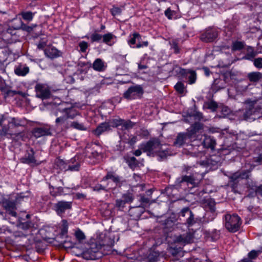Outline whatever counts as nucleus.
<instances>
[{"label":"nucleus","instance_id":"37","mask_svg":"<svg viewBox=\"0 0 262 262\" xmlns=\"http://www.w3.org/2000/svg\"><path fill=\"white\" fill-rule=\"evenodd\" d=\"M55 165L62 170H68V165L61 159H57L55 161Z\"/></svg>","mask_w":262,"mask_h":262},{"label":"nucleus","instance_id":"26","mask_svg":"<svg viewBox=\"0 0 262 262\" xmlns=\"http://www.w3.org/2000/svg\"><path fill=\"white\" fill-rule=\"evenodd\" d=\"M180 73L182 75L188 74V79L189 84H193L195 82L196 79V74L194 71L190 70L187 71V70L181 69Z\"/></svg>","mask_w":262,"mask_h":262},{"label":"nucleus","instance_id":"45","mask_svg":"<svg viewBox=\"0 0 262 262\" xmlns=\"http://www.w3.org/2000/svg\"><path fill=\"white\" fill-rule=\"evenodd\" d=\"M122 199L124 200L125 203H129L133 201L134 198L131 193H128L124 194L122 196Z\"/></svg>","mask_w":262,"mask_h":262},{"label":"nucleus","instance_id":"29","mask_svg":"<svg viewBox=\"0 0 262 262\" xmlns=\"http://www.w3.org/2000/svg\"><path fill=\"white\" fill-rule=\"evenodd\" d=\"M29 72V68L28 67L25 65H19L17 67L15 70V73L20 76H24L26 75Z\"/></svg>","mask_w":262,"mask_h":262},{"label":"nucleus","instance_id":"62","mask_svg":"<svg viewBox=\"0 0 262 262\" xmlns=\"http://www.w3.org/2000/svg\"><path fill=\"white\" fill-rule=\"evenodd\" d=\"M253 162L257 163V164H260L262 162V155H259L257 157L254 158Z\"/></svg>","mask_w":262,"mask_h":262},{"label":"nucleus","instance_id":"15","mask_svg":"<svg viewBox=\"0 0 262 262\" xmlns=\"http://www.w3.org/2000/svg\"><path fill=\"white\" fill-rule=\"evenodd\" d=\"M201 145H203L204 147L207 148H210L212 150L214 149L216 145V141L215 139L211 137L208 136H205L204 140L202 141L201 138H200L196 141V145L194 144H192V146H200Z\"/></svg>","mask_w":262,"mask_h":262},{"label":"nucleus","instance_id":"55","mask_svg":"<svg viewBox=\"0 0 262 262\" xmlns=\"http://www.w3.org/2000/svg\"><path fill=\"white\" fill-rule=\"evenodd\" d=\"M111 13L113 16L119 15L121 13V9L118 7H113L111 10Z\"/></svg>","mask_w":262,"mask_h":262},{"label":"nucleus","instance_id":"21","mask_svg":"<svg viewBox=\"0 0 262 262\" xmlns=\"http://www.w3.org/2000/svg\"><path fill=\"white\" fill-rule=\"evenodd\" d=\"M34 136L37 138L43 136L51 135L50 129L47 127H36L32 132Z\"/></svg>","mask_w":262,"mask_h":262},{"label":"nucleus","instance_id":"63","mask_svg":"<svg viewBox=\"0 0 262 262\" xmlns=\"http://www.w3.org/2000/svg\"><path fill=\"white\" fill-rule=\"evenodd\" d=\"M47 45V41L46 40L45 41H40L38 44H37V48L39 49H43Z\"/></svg>","mask_w":262,"mask_h":262},{"label":"nucleus","instance_id":"16","mask_svg":"<svg viewBox=\"0 0 262 262\" xmlns=\"http://www.w3.org/2000/svg\"><path fill=\"white\" fill-rule=\"evenodd\" d=\"M180 217H186V224L188 227L191 226L196 223L194 215L188 207L183 208L179 213Z\"/></svg>","mask_w":262,"mask_h":262},{"label":"nucleus","instance_id":"5","mask_svg":"<svg viewBox=\"0 0 262 262\" xmlns=\"http://www.w3.org/2000/svg\"><path fill=\"white\" fill-rule=\"evenodd\" d=\"M225 226L227 230L230 232L237 231L242 224L241 218L236 214H227L225 216Z\"/></svg>","mask_w":262,"mask_h":262},{"label":"nucleus","instance_id":"49","mask_svg":"<svg viewBox=\"0 0 262 262\" xmlns=\"http://www.w3.org/2000/svg\"><path fill=\"white\" fill-rule=\"evenodd\" d=\"M31 222H26L20 223L18 227L20 229L26 230L29 229L31 227Z\"/></svg>","mask_w":262,"mask_h":262},{"label":"nucleus","instance_id":"2","mask_svg":"<svg viewBox=\"0 0 262 262\" xmlns=\"http://www.w3.org/2000/svg\"><path fill=\"white\" fill-rule=\"evenodd\" d=\"M52 113L56 117V126L61 127L62 130H66L69 128L68 119H73L78 115L77 111L73 107H65L62 104L53 110Z\"/></svg>","mask_w":262,"mask_h":262},{"label":"nucleus","instance_id":"3","mask_svg":"<svg viewBox=\"0 0 262 262\" xmlns=\"http://www.w3.org/2000/svg\"><path fill=\"white\" fill-rule=\"evenodd\" d=\"M246 111L244 114L243 117L245 120L253 121L256 119H262V115L260 113V110L254 107L255 101L246 100Z\"/></svg>","mask_w":262,"mask_h":262},{"label":"nucleus","instance_id":"39","mask_svg":"<svg viewBox=\"0 0 262 262\" xmlns=\"http://www.w3.org/2000/svg\"><path fill=\"white\" fill-rule=\"evenodd\" d=\"M122 122V119H115L111 120L108 123L110 125V127H118V128H119L121 127Z\"/></svg>","mask_w":262,"mask_h":262},{"label":"nucleus","instance_id":"54","mask_svg":"<svg viewBox=\"0 0 262 262\" xmlns=\"http://www.w3.org/2000/svg\"><path fill=\"white\" fill-rule=\"evenodd\" d=\"M259 253V251H255V250H252L251 252H250L248 254V257L249 259H250L251 260L255 258L258 255Z\"/></svg>","mask_w":262,"mask_h":262},{"label":"nucleus","instance_id":"60","mask_svg":"<svg viewBox=\"0 0 262 262\" xmlns=\"http://www.w3.org/2000/svg\"><path fill=\"white\" fill-rule=\"evenodd\" d=\"M148 45V42L147 41H141V40L138 41V43L137 44L136 47L137 48H140L143 47H147Z\"/></svg>","mask_w":262,"mask_h":262},{"label":"nucleus","instance_id":"13","mask_svg":"<svg viewBox=\"0 0 262 262\" xmlns=\"http://www.w3.org/2000/svg\"><path fill=\"white\" fill-rule=\"evenodd\" d=\"M72 206L71 201H60L54 204L53 209L58 215L62 216L66 211L72 208Z\"/></svg>","mask_w":262,"mask_h":262},{"label":"nucleus","instance_id":"18","mask_svg":"<svg viewBox=\"0 0 262 262\" xmlns=\"http://www.w3.org/2000/svg\"><path fill=\"white\" fill-rule=\"evenodd\" d=\"M2 205L9 214L14 217L16 216L17 213L15 211L16 207L14 202L5 200L3 202Z\"/></svg>","mask_w":262,"mask_h":262},{"label":"nucleus","instance_id":"36","mask_svg":"<svg viewBox=\"0 0 262 262\" xmlns=\"http://www.w3.org/2000/svg\"><path fill=\"white\" fill-rule=\"evenodd\" d=\"M113 187L110 186V182H107L106 185L103 186L101 184H98L93 187L94 191H99L101 190L108 191V189H112Z\"/></svg>","mask_w":262,"mask_h":262},{"label":"nucleus","instance_id":"57","mask_svg":"<svg viewBox=\"0 0 262 262\" xmlns=\"http://www.w3.org/2000/svg\"><path fill=\"white\" fill-rule=\"evenodd\" d=\"M239 179H240L239 171H237L234 173L230 177V179L233 182Z\"/></svg>","mask_w":262,"mask_h":262},{"label":"nucleus","instance_id":"64","mask_svg":"<svg viewBox=\"0 0 262 262\" xmlns=\"http://www.w3.org/2000/svg\"><path fill=\"white\" fill-rule=\"evenodd\" d=\"M140 201L143 203H148L150 201V199L148 198L145 197L144 195H141L140 197Z\"/></svg>","mask_w":262,"mask_h":262},{"label":"nucleus","instance_id":"35","mask_svg":"<svg viewBox=\"0 0 262 262\" xmlns=\"http://www.w3.org/2000/svg\"><path fill=\"white\" fill-rule=\"evenodd\" d=\"M204 106L209 110H211L212 112H215L218 107V104L215 101L211 100L210 101L205 102Z\"/></svg>","mask_w":262,"mask_h":262},{"label":"nucleus","instance_id":"47","mask_svg":"<svg viewBox=\"0 0 262 262\" xmlns=\"http://www.w3.org/2000/svg\"><path fill=\"white\" fill-rule=\"evenodd\" d=\"M114 35L111 33H108L106 34H104L102 36L103 41V42L108 44V42L111 40V39L113 38Z\"/></svg>","mask_w":262,"mask_h":262},{"label":"nucleus","instance_id":"6","mask_svg":"<svg viewBox=\"0 0 262 262\" xmlns=\"http://www.w3.org/2000/svg\"><path fill=\"white\" fill-rule=\"evenodd\" d=\"M161 144L158 139H152L146 143L140 145V148L144 152H146L148 156H153L155 154L160 152Z\"/></svg>","mask_w":262,"mask_h":262},{"label":"nucleus","instance_id":"20","mask_svg":"<svg viewBox=\"0 0 262 262\" xmlns=\"http://www.w3.org/2000/svg\"><path fill=\"white\" fill-rule=\"evenodd\" d=\"M247 77L253 84L256 85L259 82L262 81V73L259 72H252L249 73Z\"/></svg>","mask_w":262,"mask_h":262},{"label":"nucleus","instance_id":"48","mask_svg":"<svg viewBox=\"0 0 262 262\" xmlns=\"http://www.w3.org/2000/svg\"><path fill=\"white\" fill-rule=\"evenodd\" d=\"M68 224L66 220H63L62 221L61 225V233L62 235H64L68 232Z\"/></svg>","mask_w":262,"mask_h":262},{"label":"nucleus","instance_id":"14","mask_svg":"<svg viewBox=\"0 0 262 262\" xmlns=\"http://www.w3.org/2000/svg\"><path fill=\"white\" fill-rule=\"evenodd\" d=\"M218 32L213 28H208L201 34L200 39L205 42H213L217 37Z\"/></svg>","mask_w":262,"mask_h":262},{"label":"nucleus","instance_id":"61","mask_svg":"<svg viewBox=\"0 0 262 262\" xmlns=\"http://www.w3.org/2000/svg\"><path fill=\"white\" fill-rule=\"evenodd\" d=\"M172 48L173 49L174 53L178 54L180 52L179 48L177 43L174 41L172 43Z\"/></svg>","mask_w":262,"mask_h":262},{"label":"nucleus","instance_id":"25","mask_svg":"<svg viewBox=\"0 0 262 262\" xmlns=\"http://www.w3.org/2000/svg\"><path fill=\"white\" fill-rule=\"evenodd\" d=\"M111 129L110 125L108 122H103L101 123L94 130V134L99 136L104 132L109 130Z\"/></svg>","mask_w":262,"mask_h":262},{"label":"nucleus","instance_id":"52","mask_svg":"<svg viewBox=\"0 0 262 262\" xmlns=\"http://www.w3.org/2000/svg\"><path fill=\"white\" fill-rule=\"evenodd\" d=\"M79 46L80 49V51L82 52H85L88 47V44L84 41H82L79 42Z\"/></svg>","mask_w":262,"mask_h":262},{"label":"nucleus","instance_id":"9","mask_svg":"<svg viewBox=\"0 0 262 262\" xmlns=\"http://www.w3.org/2000/svg\"><path fill=\"white\" fill-rule=\"evenodd\" d=\"M35 96L41 100L49 99L52 95L51 89L45 83H37L35 86Z\"/></svg>","mask_w":262,"mask_h":262},{"label":"nucleus","instance_id":"58","mask_svg":"<svg viewBox=\"0 0 262 262\" xmlns=\"http://www.w3.org/2000/svg\"><path fill=\"white\" fill-rule=\"evenodd\" d=\"M192 116L194 117L195 120H196L198 121L201 120L203 118L202 113H201L200 112H198L194 113L193 114V115H192Z\"/></svg>","mask_w":262,"mask_h":262},{"label":"nucleus","instance_id":"19","mask_svg":"<svg viewBox=\"0 0 262 262\" xmlns=\"http://www.w3.org/2000/svg\"><path fill=\"white\" fill-rule=\"evenodd\" d=\"M46 56L51 59L57 58L61 56V52L53 46L48 47L44 50Z\"/></svg>","mask_w":262,"mask_h":262},{"label":"nucleus","instance_id":"56","mask_svg":"<svg viewBox=\"0 0 262 262\" xmlns=\"http://www.w3.org/2000/svg\"><path fill=\"white\" fill-rule=\"evenodd\" d=\"M174 13V11L171 10L169 8H168L165 11V15L167 17L168 19H172Z\"/></svg>","mask_w":262,"mask_h":262},{"label":"nucleus","instance_id":"28","mask_svg":"<svg viewBox=\"0 0 262 262\" xmlns=\"http://www.w3.org/2000/svg\"><path fill=\"white\" fill-rule=\"evenodd\" d=\"M119 134L121 140L125 143H127L130 146H133L138 140L137 137L135 136H132L129 139H128L125 135V132L124 133V134H122L121 132H119Z\"/></svg>","mask_w":262,"mask_h":262},{"label":"nucleus","instance_id":"4","mask_svg":"<svg viewBox=\"0 0 262 262\" xmlns=\"http://www.w3.org/2000/svg\"><path fill=\"white\" fill-rule=\"evenodd\" d=\"M22 125V120L18 118L9 117L8 119L7 126L3 127L1 134L3 135H10L17 136L19 135V133H16L14 129Z\"/></svg>","mask_w":262,"mask_h":262},{"label":"nucleus","instance_id":"17","mask_svg":"<svg viewBox=\"0 0 262 262\" xmlns=\"http://www.w3.org/2000/svg\"><path fill=\"white\" fill-rule=\"evenodd\" d=\"M160 252L155 248L149 249L144 255V260L147 262H157L160 258Z\"/></svg>","mask_w":262,"mask_h":262},{"label":"nucleus","instance_id":"30","mask_svg":"<svg viewBox=\"0 0 262 262\" xmlns=\"http://www.w3.org/2000/svg\"><path fill=\"white\" fill-rule=\"evenodd\" d=\"M134 125V123L130 120H125L122 119L121 127L119 128L118 132L122 134L123 130H126L132 128Z\"/></svg>","mask_w":262,"mask_h":262},{"label":"nucleus","instance_id":"22","mask_svg":"<svg viewBox=\"0 0 262 262\" xmlns=\"http://www.w3.org/2000/svg\"><path fill=\"white\" fill-rule=\"evenodd\" d=\"M187 140H189V139L186 132L179 133L173 143V145L177 147H182L185 144Z\"/></svg>","mask_w":262,"mask_h":262},{"label":"nucleus","instance_id":"46","mask_svg":"<svg viewBox=\"0 0 262 262\" xmlns=\"http://www.w3.org/2000/svg\"><path fill=\"white\" fill-rule=\"evenodd\" d=\"M36 26V25H32L31 26H29L24 23H21L20 29L28 32H31Z\"/></svg>","mask_w":262,"mask_h":262},{"label":"nucleus","instance_id":"40","mask_svg":"<svg viewBox=\"0 0 262 262\" xmlns=\"http://www.w3.org/2000/svg\"><path fill=\"white\" fill-rule=\"evenodd\" d=\"M75 236L77 239V240L79 243H82L85 238V236L84 233L80 230L78 229L76 231L75 233Z\"/></svg>","mask_w":262,"mask_h":262},{"label":"nucleus","instance_id":"27","mask_svg":"<svg viewBox=\"0 0 262 262\" xmlns=\"http://www.w3.org/2000/svg\"><path fill=\"white\" fill-rule=\"evenodd\" d=\"M78 158L75 157L71 159L68 165V170L71 171H78L80 166V162L77 161Z\"/></svg>","mask_w":262,"mask_h":262},{"label":"nucleus","instance_id":"12","mask_svg":"<svg viewBox=\"0 0 262 262\" xmlns=\"http://www.w3.org/2000/svg\"><path fill=\"white\" fill-rule=\"evenodd\" d=\"M102 182H110V186L113 188L116 187H121L125 181L119 176L114 174L112 172H108L107 174L103 178Z\"/></svg>","mask_w":262,"mask_h":262},{"label":"nucleus","instance_id":"44","mask_svg":"<svg viewBox=\"0 0 262 262\" xmlns=\"http://www.w3.org/2000/svg\"><path fill=\"white\" fill-rule=\"evenodd\" d=\"M176 90L180 94H183L184 92L185 86L183 83L178 82L174 86Z\"/></svg>","mask_w":262,"mask_h":262},{"label":"nucleus","instance_id":"41","mask_svg":"<svg viewBox=\"0 0 262 262\" xmlns=\"http://www.w3.org/2000/svg\"><path fill=\"white\" fill-rule=\"evenodd\" d=\"M252 170V168H250V169L244 170L241 171H239L240 179H247L249 178L250 176V173Z\"/></svg>","mask_w":262,"mask_h":262},{"label":"nucleus","instance_id":"10","mask_svg":"<svg viewBox=\"0 0 262 262\" xmlns=\"http://www.w3.org/2000/svg\"><path fill=\"white\" fill-rule=\"evenodd\" d=\"M203 129V124L200 122H195L187 129L186 133L190 142L194 143L200 139L202 136L197 135V133Z\"/></svg>","mask_w":262,"mask_h":262},{"label":"nucleus","instance_id":"43","mask_svg":"<svg viewBox=\"0 0 262 262\" xmlns=\"http://www.w3.org/2000/svg\"><path fill=\"white\" fill-rule=\"evenodd\" d=\"M127 163L131 168L135 167L138 165V161L134 157L128 158L127 160Z\"/></svg>","mask_w":262,"mask_h":262},{"label":"nucleus","instance_id":"24","mask_svg":"<svg viewBox=\"0 0 262 262\" xmlns=\"http://www.w3.org/2000/svg\"><path fill=\"white\" fill-rule=\"evenodd\" d=\"M250 193L249 196L254 197V196H262V184H252L250 186Z\"/></svg>","mask_w":262,"mask_h":262},{"label":"nucleus","instance_id":"7","mask_svg":"<svg viewBox=\"0 0 262 262\" xmlns=\"http://www.w3.org/2000/svg\"><path fill=\"white\" fill-rule=\"evenodd\" d=\"M203 178V174L194 172L190 176H183L178 178L176 181V183L177 185H180L183 182H186L188 184H190L195 187L198 185Z\"/></svg>","mask_w":262,"mask_h":262},{"label":"nucleus","instance_id":"32","mask_svg":"<svg viewBox=\"0 0 262 262\" xmlns=\"http://www.w3.org/2000/svg\"><path fill=\"white\" fill-rule=\"evenodd\" d=\"M129 38L128 40V43L130 45H135L136 41H139L141 40V36L139 33L137 32L134 33L132 35H129Z\"/></svg>","mask_w":262,"mask_h":262},{"label":"nucleus","instance_id":"38","mask_svg":"<svg viewBox=\"0 0 262 262\" xmlns=\"http://www.w3.org/2000/svg\"><path fill=\"white\" fill-rule=\"evenodd\" d=\"M20 15L24 20L30 21L32 20L34 13L31 11H27L22 12Z\"/></svg>","mask_w":262,"mask_h":262},{"label":"nucleus","instance_id":"33","mask_svg":"<svg viewBox=\"0 0 262 262\" xmlns=\"http://www.w3.org/2000/svg\"><path fill=\"white\" fill-rule=\"evenodd\" d=\"M104 67V62L100 58L96 59L93 64V69L97 71H103Z\"/></svg>","mask_w":262,"mask_h":262},{"label":"nucleus","instance_id":"51","mask_svg":"<svg viewBox=\"0 0 262 262\" xmlns=\"http://www.w3.org/2000/svg\"><path fill=\"white\" fill-rule=\"evenodd\" d=\"M102 38V36L98 33H94L91 35V38L92 42L99 41Z\"/></svg>","mask_w":262,"mask_h":262},{"label":"nucleus","instance_id":"11","mask_svg":"<svg viewBox=\"0 0 262 262\" xmlns=\"http://www.w3.org/2000/svg\"><path fill=\"white\" fill-rule=\"evenodd\" d=\"M34 154L35 152L32 148L27 150L25 155L20 158V162L32 167L39 165L41 162L35 158Z\"/></svg>","mask_w":262,"mask_h":262},{"label":"nucleus","instance_id":"8","mask_svg":"<svg viewBox=\"0 0 262 262\" xmlns=\"http://www.w3.org/2000/svg\"><path fill=\"white\" fill-rule=\"evenodd\" d=\"M144 93V90L140 85H135L130 86L123 93V97L127 100H132L140 98Z\"/></svg>","mask_w":262,"mask_h":262},{"label":"nucleus","instance_id":"53","mask_svg":"<svg viewBox=\"0 0 262 262\" xmlns=\"http://www.w3.org/2000/svg\"><path fill=\"white\" fill-rule=\"evenodd\" d=\"M125 204L126 203L122 198L117 199L116 201V207L119 208H123Z\"/></svg>","mask_w":262,"mask_h":262},{"label":"nucleus","instance_id":"59","mask_svg":"<svg viewBox=\"0 0 262 262\" xmlns=\"http://www.w3.org/2000/svg\"><path fill=\"white\" fill-rule=\"evenodd\" d=\"M170 253L173 255L176 256L180 252V250L177 248L170 247L169 249Z\"/></svg>","mask_w":262,"mask_h":262},{"label":"nucleus","instance_id":"1","mask_svg":"<svg viewBox=\"0 0 262 262\" xmlns=\"http://www.w3.org/2000/svg\"><path fill=\"white\" fill-rule=\"evenodd\" d=\"M111 248V245L104 242L93 240L90 243L89 248L83 252L82 256L86 260H95L101 257L102 255L108 254Z\"/></svg>","mask_w":262,"mask_h":262},{"label":"nucleus","instance_id":"34","mask_svg":"<svg viewBox=\"0 0 262 262\" xmlns=\"http://www.w3.org/2000/svg\"><path fill=\"white\" fill-rule=\"evenodd\" d=\"M245 46V42L241 41H235L232 42L231 50L232 51H239L243 49Z\"/></svg>","mask_w":262,"mask_h":262},{"label":"nucleus","instance_id":"42","mask_svg":"<svg viewBox=\"0 0 262 262\" xmlns=\"http://www.w3.org/2000/svg\"><path fill=\"white\" fill-rule=\"evenodd\" d=\"M71 126L80 130H85L86 129V128L83 125V124L79 123L77 122H72L71 124Z\"/></svg>","mask_w":262,"mask_h":262},{"label":"nucleus","instance_id":"31","mask_svg":"<svg viewBox=\"0 0 262 262\" xmlns=\"http://www.w3.org/2000/svg\"><path fill=\"white\" fill-rule=\"evenodd\" d=\"M257 53L254 51L253 47L249 46L247 48V53L243 59L251 60L256 55Z\"/></svg>","mask_w":262,"mask_h":262},{"label":"nucleus","instance_id":"23","mask_svg":"<svg viewBox=\"0 0 262 262\" xmlns=\"http://www.w3.org/2000/svg\"><path fill=\"white\" fill-rule=\"evenodd\" d=\"M193 238V234L191 232H187L178 236L176 242L183 244L190 243Z\"/></svg>","mask_w":262,"mask_h":262},{"label":"nucleus","instance_id":"50","mask_svg":"<svg viewBox=\"0 0 262 262\" xmlns=\"http://www.w3.org/2000/svg\"><path fill=\"white\" fill-rule=\"evenodd\" d=\"M253 64L257 69L262 68V58H255L253 60Z\"/></svg>","mask_w":262,"mask_h":262}]
</instances>
